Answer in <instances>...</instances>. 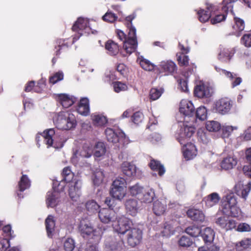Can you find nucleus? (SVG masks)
Listing matches in <instances>:
<instances>
[{"instance_id":"nucleus-1","label":"nucleus","mask_w":251,"mask_h":251,"mask_svg":"<svg viewBox=\"0 0 251 251\" xmlns=\"http://www.w3.org/2000/svg\"><path fill=\"white\" fill-rule=\"evenodd\" d=\"M195 125H184L179 127L176 134L177 140L183 145L182 150L184 157L187 160L193 159L197 155L195 146L191 143H187L189 139L195 132Z\"/></svg>"},{"instance_id":"nucleus-2","label":"nucleus","mask_w":251,"mask_h":251,"mask_svg":"<svg viewBox=\"0 0 251 251\" xmlns=\"http://www.w3.org/2000/svg\"><path fill=\"white\" fill-rule=\"evenodd\" d=\"M54 123L58 129L71 130L76 126V120L75 115L69 111H61L54 117Z\"/></svg>"},{"instance_id":"nucleus-3","label":"nucleus","mask_w":251,"mask_h":251,"mask_svg":"<svg viewBox=\"0 0 251 251\" xmlns=\"http://www.w3.org/2000/svg\"><path fill=\"white\" fill-rule=\"evenodd\" d=\"M217 7L211 4H208L206 7V10L201 9L197 11V14L199 20L201 22L205 23L207 22L210 18L213 16L214 17L211 19V23L214 25L224 21L226 16V14L223 13L218 14L216 13Z\"/></svg>"},{"instance_id":"nucleus-4","label":"nucleus","mask_w":251,"mask_h":251,"mask_svg":"<svg viewBox=\"0 0 251 251\" xmlns=\"http://www.w3.org/2000/svg\"><path fill=\"white\" fill-rule=\"evenodd\" d=\"M221 202L223 212L225 214L234 217L241 215V211L237 206V199L233 193H230L223 197Z\"/></svg>"},{"instance_id":"nucleus-5","label":"nucleus","mask_w":251,"mask_h":251,"mask_svg":"<svg viewBox=\"0 0 251 251\" xmlns=\"http://www.w3.org/2000/svg\"><path fill=\"white\" fill-rule=\"evenodd\" d=\"M136 31L135 27H129L128 37L126 38V35L123 31L117 30V35L121 41H123V47L128 54L134 51L137 47Z\"/></svg>"},{"instance_id":"nucleus-6","label":"nucleus","mask_w":251,"mask_h":251,"mask_svg":"<svg viewBox=\"0 0 251 251\" xmlns=\"http://www.w3.org/2000/svg\"><path fill=\"white\" fill-rule=\"evenodd\" d=\"M110 192L113 198L123 199L126 194V180L122 177L116 178L112 183Z\"/></svg>"},{"instance_id":"nucleus-7","label":"nucleus","mask_w":251,"mask_h":251,"mask_svg":"<svg viewBox=\"0 0 251 251\" xmlns=\"http://www.w3.org/2000/svg\"><path fill=\"white\" fill-rule=\"evenodd\" d=\"M117 219V222L113 224L112 226L114 231L122 239L131 227L132 224L130 220L124 216L119 217Z\"/></svg>"},{"instance_id":"nucleus-8","label":"nucleus","mask_w":251,"mask_h":251,"mask_svg":"<svg viewBox=\"0 0 251 251\" xmlns=\"http://www.w3.org/2000/svg\"><path fill=\"white\" fill-rule=\"evenodd\" d=\"M74 31H77L80 35L89 34L90 33L95 34L97 31L93 30L89 25L88 19L79 18L72 27Z\"/></svg>"},{"instance_id":"nucleus-9","label":"nucleus","mask_w":251,"mask_h":251,"mask_svg":"<svg viewBox=\"0 0 251 251\" xmlns=\"http://www.w3.org/2000/svg\"><path fill=\"white\" fill-rule=\"evenodd\" d=\"M79 229L83 237H85V235L89 236L92 235L93 236L97 237L98 239H99L100 237L102 234L105 228L104 227L102 228L101 227H98V229H94L91 223L82 221L80 223Z\"/></svg>"},{"instance_id":"nucleus-10","label":"nucleus","mask_w":251,"mask_h":251,"mask_svg":"<svg viewBox=\"0 0 251 251\" xmlns=\"http://www.w3.org/2000/svg\"><path fill=\"white\" fill-rule=\"evenodd\" d=\"M126 236L128 245L134 247L140 242L142 238V232L138 228L131 227Z\"/></svg>"},{"instance_id":"nucleus-11","label":"nucleus","mask_w":251,"mask_h":251,"mask_svg":"<svg viewBox=\"0 0 251 251\" xmlns=\"http://www.w3.org/2000/svg\"><path fill=\"white\" fill-rule=\"evenodd\" d=\"M232 101L227 99L223 98L216 101L214 104L215 111L222 115H226L229 113L232 107Z\"/></svg>"},{"instance_id":"nucleus-12","label":"nucleus","mask_w":251,"mask_h":251,"mask_svg":"<svg viewBox=\"0 0 251 251\" xmlns=\"http://www.w3.org/2000/svg\"><path fill=\"white\" fill-rule=\"evenodd\" d=\"M213 93V91L211 87L201 82L197 84L194 89L195 96L200 98L210 97Z\"/></svg>"},{"instance_id":"nucleus-13","label":"nucleus","mask_w":251,"mask_h":251,"mask_svg":"<svg viewBox=\"0 0 251 251\" xmlns=\"http://www.w3.org/2000/svg\"><path fill=\"white\" fill-rule=\"evenodd\" d=\"M82 183L80 180L75 181V182H72L70 184L69 189V195L72 200L76 204H78L81 201H80V197L81 195L80 189Z\"/></svg>"},{"instance_id":"nucleus-14","label":"nucleus","mask_w":251,"mask_h":251,"mask_svg":"<svg viewBox=\"0 0 251 251\" xmlns=\"http://www.w3.org/2000/svg\"><path fill=\"white\" fill-rule=\"evenodd\" d=\"M99 218L104 224L113 223L117 219L115 212L112 208H102L99 211Z\"/></svg>"},{"instance_id":"nucleus-15","label":"nucleus","mask_w":251,"mask_h":251,"mask_svg":"<svg viewBox=\"0 0 251 251\" xmlns=\"http://www.w3.org/2000/svg\"><path fill=\"white\" fill-rule=\"evenodd\" d=\"M93 152L92 147L88 144H85L80 150H76L74 151L72 157V161L74 164H76L79 159V157L89 158L91 156Z\"/></svg>"},{"instance_id":"nucleus-16","label":"nucleus","mask_w":251,"mask_h":251,"mask_svg":"<svg viewBox=\"0 0 251 251\" xmlns=\"http://www.w3.org/2000/svg\"><path fill=\"white\" fill-rule=\"evenodd\" d=\"M196 117L194 120L192 119L190 120V122H188L186 119L185 121L186 123H183L181 125H180V127L183 126L184 125H195L194 127L195 129H196V126H197V123L198 121H202L205 120L207 118V110L204 106H200L197 109L196 111H195V114Z\"/></svg>"},{"instance_id":"nucleus-17","label":"nucleus","mask_w":251,"mask_h":251,"mask_svg":"<svg viewBox=\"0 0 251 251\" xmlns=\"http://www.w3.org/2000/svg\"><path fill=\"white\" fill-rule=\"evenodd\" d=\"M179 112L191 119H195L193 117L195 114V107L191 101L182 100L180 102Z\"/></svg>"},{"instance_id":"nucleus-18","label":"nucleus","mask_w":251,"mask_h":251,"mask_svg":"<svg viewBox=\"0 0 251 251\" xmlns=\"http://www.w3.org/2000/svg\"><path fill=\"white\" fill-rule=\"evenodd\" d=\"M105 134L107 141L113 143H117L126 137V135L123 131L118 130L116 131L111 128H106Z\"/></svg>"},{"instance_id":"nucleus-19","label":"nucleus","mask_w":251,"mask_h":251,"mask_svg":"<svg viewBox=\"0 0 251 251\" xmlns=\"http://www.w3.org/2000/svg\"><path fill=\"white\" fill-rule=\"evenodd\" d=\"M235 193L239 197L246 200L249 193L251 190V182L247 184L244 185L243 181H240L234 187Z\"/></svg>"},{"instance_id":"nucleus-20","label":"nucleus","mask_w":251,"mask_h":251,"mask_svg":"<svg viewBox=\"0 0 251 251\" xmlns=\"http://www.w3.org/2000/svg\"><path fill=\"white\" fill-rule=\"evenodd\" d=\"M234 53L235 51L233 49H228L220 46L217 58L221 62L228 63L232 59Z\"/></svg>"},{"instance_id":"nucleus-21","label":"nucleus","mask_w":251,"mask_h":251,"mask_svg":"<svg viewBox=\"0 0 251 251\" xmlns=\"http://www.w3.org/2000/svg\"><path fill=\"white\" fill-rule=\"evenodd\" d=\"M177 223L174 221L166 222L162 228L161 234L162 236L169 237L174 234L177 227Z\"/></svg>"},{"instance_id":"nucleus-22","label":"nucleus","mask_w":251,"mask_h":251,"mask_svg":"<svg viewBox=\"0 0 251 251\" xmlns=\"http://www.w3.org/2000/svg\"><path fill=\"white\" fill-rule=\"evenodd\" d=\"M60 201V195L57 191H49L47 194L46 204L48 207H54Z\"/></svg>"},{"instance_id":"nucleus-23","label":"nucleus","mask_w":251,"mask_h":251,"mask_svg":"<svg viewBox=\"0 0 251 251\" xmlns=\"http://www.w3.org/2000/svg\"><path fill=\"white\" fill-rule=\"evenodd\" d=\"M55 131L54 128H50L45 130L42 134V136L44 138V142L48 147L53 146L54 148H57L55 145Z\"/></svg>"},{"instance_id":"nucleus-24","label":"nucleus","mask_w":251,"mask_h":251,"mask_svg":"<svg viewBox=\"0 0 251 251\" xmlns=\"http://www.w3.org/2000/svg\"><path fill=\"white\" fill-rule=\"evenodd\" d=\"M167 200L165 199H160L155 201L153 203V211L157 216L163 215L166 210Z\"/></svg>"},{"instance_id":"nucleus-25","label":"nucleus","mask_w":251,"mask_h":251,"mask_svg":"<svg viewBox=\"0 0 251 251\" xmlns=\"http://www.w3.org/2000/svg\"><path fill=\"white\" fill-rule=\"evenodd\" d=\"M216 223L221 227L225 229L226 230H231L236 227V223L234 220L228 219L225 217L218 218Z\"/></svg>"},{"instance_id":"nucleus-26","label":"nucleus","mask_w":251,"mask_h":251,"mask_svg":"<svg viewBox=\"0 0 251 251\" xmlns=\"http://www.w3.org/2000/svg\"><path fill=\"white\" fill-rule=\"evenodd\" d=\"M56 99L64 108H67L71 106L75 101V98L65 94H60Z\"/></svg>"},{"instance_id":"nucleus-27","label":"nucleus","mask_w":251,"mask_h":251,"mask_svg":"<svg viewBox=\"0 0 251 251\" xmlns=\"http://www.w3.org/2000/svg\"><path fill=\"white\" fill-rule=\"evenodd\" d=\"M121 169L123 173L127 176H133L136 174V167L130 162H123L121 165Z\"/></svg>"},{"instance_id":"nucleus-28","label":"nucleus","mask_w":251,"mask_h":251,"mask_svg":"<svg viewBox=\"0 0 251 251\" xmlns=\"http://www.w3.org/2000/svg\"><path fill=\"white\" fill-rule=\"evenodd\" d=\"M123 244L122 240L117 242L114 238H108L105 240L104 245L107 251H115L121 249Z\"/></svg>"},{"instance_id":"nucleus-29","label":"nucleus","mask_w":251,"mask_h":251,"mask_svg":"<svg viewBox=\"0 0 251 251\" xmlns=\"http://www.w3.org/2000/svg\"><path fill=\"white\" fill-rule=\"evenodd\" d=\"M126 210L129 214L135 216L138 212L139 205L138 201L135 199H129L125 204Z\"/></svg>"},{"instance_id":"nucleus-30","label":"nucleus","mask_w":251,"mask_h":251,"mask_svg":"<svg viewBox=\"0 0 251 251\" xmlns=\"http://www.w3.org/2000/svg\"><path fill=\"white\" fill-rule=\"evenodd\" d=\"M220 199L219 195L217 193L214 192L205 197L204 198V201L205 205L210 208L217 204Z\"/></svg>"},{"instance_id":"nucleus-31","label":"nucleus","mask_w":251,"mask_h":251,"mask_svg":"<svg viewBox=\"0 0 251 251\" xmlns=\"http://www.w3.org/2000/svg\"><path fill=\"white\" fill-rule=\"evenodd\" d=\"M188 216L192 220L202 222L204 221L205 216L202 212L196 209H190L187 212Z\"/></svg>"},{"instance_id":"nucleus-32","label":"nucleus","mask_w":251,"mask_h":251,"mask_svg":"<svg viewBox=\"0 0 251 251\" xmlns=\"http://www.w3.org/2000/svg\"><path fill=\"white\" fill-rule=\"evenodd\" d=\"M234 24L233 25V34L236 36H239L241 32L245 28V23L243 20L236 17H234Z\"/></svg>"},{"instance_id":"nucleus-33","label":"nucleus","mask_w":251,"mask_h":251,"mask_svg":"<svg viewBox=\"0 0 251 251\" xmlns=\"http://www.w3.org/2000/svg\"><path fill=\"white\" fill-rule=\"evenodd\" d=\"M46 229L49 237H51L55 229V220L54 217L52 215H49L45 220Z\"/></svg>"},{"instance_id":"nucleus-34","label":"nucleus","mask_w":251,"mask_h":251,"mask_svg":"<svg viewBox=\"0 0 251 251\" xmlns=\"http://www.w3.org/2000/svg\"><path fill=\"white\" fill-rule=\"evenodd\" d=\"M77 111L82 115L86 116L89 114L90 109L89 100L87 98H82L80 100Z\"/></svg>"},{"instance_id":"nucleus-35","label":"nucleus","mask_w":251,"mask_h":251,"mask_svg":"<svg viewBox=\"0 0 251 251\" xmlns=\"http://www.w3.org/2000/svg\"><path fill=\"white\" fill-rule=\"evenodd\" d=\"M160 68L166 74H172L176 70L175 63L171 61H163L160 63Z\"/></svg>"},{"instance_id":"nucleus-36","label":"nucleus","mask_w":251,"mask_h":251,"mask_svg":"<svg viewBox=\"0 0 251 251\" xmlns=\"http://www.w3.org/2000/svg\"><path fill=\"white\" fill-rule=\"evenodd\" d=\"M237 160L232 156H228L223 159L221 163V167L223 169L227 170L231 169L237 164Z\"/></svg>"},{"instance_id":"nucleus-37","label":"nucleus","mask_w":251,"mask_h":251,"mask_svg":"<svg viewBox=\"0 0 251 251\" xmlns=\"http://www.w3.org/2000/svg\"><path fill=\"white\" fill-rule=\"evenodd\" d=\"M154 197V192L152 189H145L138 200L142 202L150 203L152 201Z\"/></svg>"},{"instance_id":"nucleus-38","label":"nucleus","mask_w":251,"mask_h":251,"mask_svg":"<svg viewBox=\"0 0 251 251\" xmlns=\"http://www.w3.org/2000/svg\"><path fill=\"white\" fill-rule=\"evenodd\" d=\"M222 73L223 74L225 75L231 81L232 87L234 88L239 85L242 82V78L240 77H238L236 74L226 70H222Z\"/></svg>"},{"instance_id":"nucleus-39","label":"nucleus","mask_w":251,"mask_h":251,"mask_svg":"<svg viewBox=\"0 0 251 251\" xmlns=\"http://www.w3.org/2000/svg\"><path fill=\"white\" fill-rule=\"evenodd\" d=\"M93 124L97 126H104L107 122L106 117L102 114L94 113L91 115Z\"/></svg>"},{"instance_id":"nucleus-40","label":"nucleus","mask_w":251,"mask_h":251,"mask_svg":"<svg viewBox=\"0 0 251 251\" xmlns=\"http://www.w3.org/2000/svg\"><path fill=\"white\" fill-rule=\"evenodd\" d=\"M105 48L107 53L111 55H116L119 51L117 44L111 40H109L105 43Z\"/></svg>"},{"instance_id":"nucleus-41","label":"nucleus","mask_w":251,"mask_h":251,"mask_svg":"<svg viewBox=\"0 0 251 251\" xmlns=\"http://www.w3.org/2000/svg\"><path fill=\"white\" fill-rule=\"evenodd\" d=\"M104 175L103 171L100 169H96L93 176V181L94 184L99 186L101 184L103 180Z\"/></svg>"},{"instance_id":"nucleus-42","label":"nucleus","mask_w":251,"mask_h":251,"mask_svg":"<svg viewBox=\"0 0 251 251\" xmlns=\"http://www.w3.org/2000/svg\"><path fill=\"white\" fill-rule=\"evenodd\" d=\"M149 166L151 170L157 171L160 176H162L165 172L164 166L158 161L154 159L151 160Z\"/></svg>"},{"instance_id":"nucleus-43","label":"nucleus","mask_w":251,"mask_h":251,"mask_svg":"<svg viewBox=\"0 0 251 251\" xmlns=\"http://www.w3.org/2000/svg\"><path fill=\"white\" fill-rule=\"evenodd\" d=\"M201 236L206 243L212 242L214 238L215 233L210 227L205 228L201 233Z\"/></svg>"},{"instance_id":"nucleus-44","label":"nucleus","mask_w":251,"mask_h":251,"mask_svg":"<svg viewBox=\"0 0 251 251\" xmlns=\"http://www.w3.org/2000/svg\"><path fill=\"white\" fill-rule=\"evenodd\" d=\"M62 175L63 179L60 182V183L58 184L59 185H61V184L63 183L64 181L67 183L70 182L74 177V174L69 167L64 168L62 173Z\"/></svg>"},{"instance_id":"nucleus-45","label":"nucleus","mask_w":251,"mask_h":251,"mask_svg":"<svg viewBox=\"0 0 251 251\" xmlns=\"http://www.w3.org/2000/svg\"><path fill=\"white\" fill-rule=\"evenodd\" d=\"M137 61L139 62L141 67L146 71H151L154 69V65L142 56L138 57Z\"/></svg>"},{"instance_id":"nucleus-46","label":"nucleus","mask_w":251,"mask_h":251,"mask_svg":"<svg viewBox=\"0 0 251 251\" xmlns=\"http://www.w3.org/2000/svg\"><path fill=\"white\" fill-rule=\"evenodd\" d=\"M94 155L95 157H100L103 156L106 152V148L103 142H98L94 150Z\"/></svg>"},{"instance_id":"nucleus-47","label":"nucleus","mask_w":251,"mask_h":251,"mask_svg":"<svg viewBox=\"0 0 251 251\" xmlns=\"http://www.w3.org/2000/svg\"><path fill=\"white\" fill-rule=\"evenodd\" d=\"M205 127L209 131L217 132L221 128V125L218 121H208L206 123Z\"/></svg>"},{"instance_id":"nucleus-48","label":"nucleus","mask_w":251,"mask_h":251,"mask_svg":"<svg viewBox=\"0 0 251 251\" xmlns=\"http://www.w3.org/2000/svg\"><path fill=\"white\" fill-rule=\"evenodd\" d=\"M251 247V239L245 238L236 243V249L237 251H242Z\"/></svg>"},{"instance_id":"nucleus-49","label":"nucleus","mask_w":251,"mask_h":251,"mask_svg":"<svg viewBox=\"0 0 251 251\" xmlns=\"http://www.w3.org/2000/svg\"><path fill=\"white\" fill-rule=\"evenodd\" d=\"M30 186V180L26 175H23L19 182V188L21 192L25 191Z\"/></svg>"},{"instance_id":"nucleus-50","label":"nucleus","mask_w":251,"mask_h":251,"mask_svg":"<svg viewBox=\"0 0 251 251\" xmlns=\"http://www.w3.org/2000/svg\"><path fill=\"white\" fill-rule=\"evenodd\" d=\"M145 189L138 184H136L133 186H132L129 188L130 194L132 196H136L138 199L141 197V195L144 192Z\"/></svg>"},{"instance_id":"nucleus-51","label":"nucleus","mask_w":251,"mask_h":251,"mask_svg":"<svg viewBox=\"0 0 251 251\" xmlns=\"http://www.w3.org/2000/svg\"><path fill=\"white\" fill-rule=\"evenodd\" d=\"M185 232L192 237H198L201 232V229L194 225L190 226L185 229Z\"/></svg>"},{"instance_id":"nucleus-52","label":"nucleus","mask_w":251,"mask_h":251,"mask_svg":"<svg viewBox=\"0 0 251 251\" xmlns=\"http://www.w3.org/2000/svg\"><path fill=\"white\" fill-rule=\"evenodd\" d=\"M198 138L200 142L204 144H207L210 141L209 134L204 132L202 129H199L198 131Z\"/></svg>"},{"instance_id":"nucleus-53","label":"nucleus","mask_w":251,"mask_h":251,"mask_svg":"<svg viewBox=\"0 0 251 251\" xmlns=\"http://www.w3.org/2000/svg\"><path fill=\"white\" fill-rule=\"evenodd\" d=\"M237 0H224L222 3V11L226 13L228 11L232 12L233 5L232 3ZM240 0L242 1V0Z\"/></svg>"},{"instance_id":"nucleus-54","label":"nucleus","mask_w":251,"mask_h":251,"mask_svg":"<svg viewBox=\"0 0 251 251\" xmlns=\"http://www.w3.org/2000/svg\"><path fill=\"white\" fill-rule=\"evenodd\" d=\"M163 92V89L161 88L159 89L152 88L150 90V99L152 100H155L160 97Z\"/></svg>"},{"instance_id":"nucleus-55","label":"nucleus","mask_w":251,"mask_h":251,"mask_svg":"<svg viewBox=\"0 0 251 251\" xmlns=\"http://www.w3.org/2000/svg\"><path fill=\"white\" fill-rule=\"evenodd\" d=\"M85 206L87 210L91 212L97 211L100 208L99 205L94 200L88 201Z\"/></svg>"},{"instance_id":"nucleus-56","label":"nucleus","mask_w":251,"mask_h":251,"mask_svg":"<svg viewBox=\"0 0 251 251\" xmlns=\"http://www.w3.org/2000/svg\"><path fill=\"white\" fill-rule=\"evenodd\" d=\"M75 247V243L72 238H68L64 243V248L65 251H73Z\"/></svg>"},{"instance_id":"nucleus-57","label":"nucleus","mask_w":251,"mask_h":251,"mask_svg":"<svg viewBox=\"0 0 251 251\" xmlns=\"http://www.w3.org/2000/svg\"><path fill=\"white\" fill-rule=\"evenodd\" d=\"M113 88L116 92L119 93L121 91L127 90L128 87L126 83L120 81H116L113 83Z\"/></svg>"},{"instance_id":"nucleus-58","label":"nucleus","mask_w":251,"mask_h":251,"mask_svg":"<svg viewBox=\"0 0 251 251\" xmlns=\"http://www.w3.org/2000/svg\"><path fill=\"white\" fill-rule=\"evenodd\" d=\"M179 245L183 247H190L193 243V241L188 237L183 236L178 241Z\"/></svg>"},{"instance_id":"nucleus-59","label":"nucleus","mask_w":251,"mask_h":251,"mask_svg":"<svg viewBox=\"0 0 251 251\" xmlns=\"http://www.w3.org/2000/svg\"><path fill=\"white\" fill-rule=\"evenodd\" d=\"M63 79V74L61 72H58L55 73L50 78V82L54 84L59 81Z\"/></svg>"},{"instance_id":"nucleus-60","label":"nucleus","mask_w":251,"mask_h":251,"mask_svg":"<svg viewBox=\"0 0 251 251\" xmlns=\"http://www.w3.org/2000/svg\"><path fill=\"white\" fill-rule=\"evenodd\" d=\"M102 19L105 21L113 23L117 19V17L111 12H107L102 17Z\"/></svg>"},{"instance_id":"nucleus-61","label":"nucleus","mask_w":251,"mask_h":251,"mask_svg":"<svg viewBox=\"0 0 251 251\" xmlns=\"http://www.w3.org/2000/svg\"><path fill=\"white\" fill-rule=\"evenodd\" d=\"M9 246V239L5 237L0 238V251H5Z\"/></svg>"},{"instance_id":"nucleus-62","label":"nucleus","mask_w":251,"mask_h":251,"mask_svg":"<svg viewBox=\"0 0 251 251\" xmlns=\"http://www.w3.org/2000/svg\"><path fill=\"white\" fill-rule=\"evenodd\" d=\"M161 139V135L157 133L151 134L148 137L149 141L152 144H156Z\"/></svg>"},{"instance_id":"nucleus-63","label":"nucleus","mask_w":251,"mask_h":251,"mask_svg":"<svg viewBox=\"0 0 251 251\" xmlns=\"http://www.w3.org/2000/svg\"><path fill=\"white\" fill-rule=\"evenodd\" d=\"M251 230V226L247 223H241L237 226L236 230L239 232H249Z\"/></svg>"},{"instance_id":"nucleus-64","label":"nucleus","mask_w":251,"mask_h":251,"mask_svg":"<svg viewBox=\"0 0 251 251\" xmlns=\"http://www.w3.org/2000/svg\"><path fill=\"white\" fill-rule=\"evenodd\" d=\"M241 42L246 47H251V34H245L241 39Z\"/></svg>"}]
</instances>
